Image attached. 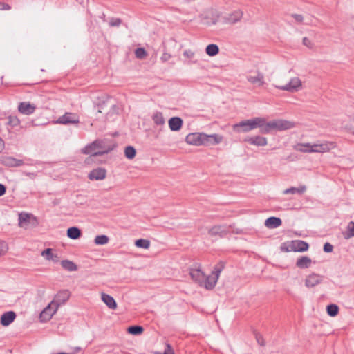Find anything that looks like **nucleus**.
<instances>
[{"label": "nucleus", "instance_id": "nucleus-1", "mask_svg": "<svg viewBox=\"0 0 354 354\" xmlns=\"http://www.w3.org/2000/svg\"><path fill=\"white\" fill-rule=\"evenodd\" d=\"M295 126V122L286 120H273L268 122L264 118L256 117L234 124L232 129L236 133H246L259 128L261 133L268 134L272 131H285Z\"/></svg>", "mask_w": 354, "mask_h": 354}, {"label": "nucleus", "instance_id": "nucleus-2", "mask_svg": "<svg viewBox=\"0 0 354 354\" xmlns=\"http://www.w3.org/2000/svg\"><path fill=\"white\" fill-rule=\"evenodd\" d=\"M111 150V148H106L104 146V142L100 140H96L87 145L82 149L84 154H89L91 157H95L108 153Z\"/></svg>", "mask_w": 354, "mask_h": 354}, {"label": "nucleus", "instance_id": "nucleus-3", "mask_svg": "<svg viewBox=\"0 0 354 354\" xmlns=\"http://www.w3.org/2000/svg\"><path fill=\"white\" fill-rule=\"evenodd\" d=\"M224 263L221 261L214 266L211 275L207 277L205 276V279L203 283V286L207 290H212L215 287L218 279L219 275L222 270L224 269Z\"/></svg>", "mask_w": 354, "mask_h": 354}, {"label": "nucleus", "instance_id": "nucleus-4", "mask_svg": "<svg viewBox=\"0 0 354 354\" xmlns=\"http://www.w3.org/2000/svg\"><path fill=\"white\" fill-rule=\"evenodd\" d=\"M308 244L301 240L292 241L288 246H286V243L282 244L281 246V250L284 252L294 251L302 252L308 250Z\"/></svg>", "mask_w": 354, "mask_h": 354}, {"label": "nucleus", "instance_id": "nucleus-5", "mask_svg": "<svg viewBox=\"0 0 354 354\" xmlns=\"http://www.w3.org/2000/svg\"><path fill=\"white\" fill-rule=\"evenodd\" d=\"M6 118L7 119L6 125L9 133H15L19 131L22 129L21 120L17 115L10 114L6 116Z\"/></svg>", "mask_w": 354, "mask_h": 354}, {"label": "nucleus", "instance_id": "nucleus-6", "mask_svg": "<svg viewBox=\"0 0 354 354\" xmlns=\"http://www.w3.org/2000/svg\"><path fill=\"white\" fill-rule=\"evenodd\" d=\"M230 232V227L226 225H214L208 230V234L211 236H219L223 238Z\"/></svg>", "mask_w": 354, "mask_h": 354}, {"label": "nucleus", "instance_id": "nucleus-7", "mask_svg": "<svg viewBox=\"0 0 354 354\" xmlns=\"http://www.w3.org/2000/svg\"><path fill=\"white\" fill-rule=\"evenodd\" d=\"M301 87V81L298 77L292 78L290 82L283 86H276V88L282 91L296 92Z\"/></svg>", "mask_w": 354, "mask_h": 354}, {"label": "nucleus", "instance_id": "nucleus-8", "mask_svg": "<svg viewBox=\"0 0 354 354\" xmlns=\"http://www.w3.org/2000/svg\"><path fill=\"white\" fill-rule=\"evenodd\" d=\"M223 140V137L219 134L214 133L207 135L203 133V145L211 146L221 143Z\"/></svg>", "mask_w": 354, "mask_h": 354}, {"label": "nucleus", "instance_id": "nucleus-9", "mask_svg": "<svg viewBox=\"0 0 354 354\" xmlns=\"http://www.w3.org/2000/svg\"><path fill=\"white\" fill-rule=\"evenodd\" d=\"M243 12L240 10H236L232 13L223 17V22L225 24L233 25L241 21L243 17Z\"/></svg>", "mask_w": 354, "mask_h": 354}, {"label": "nucleus", "instance_id": "nucleus-10", "mask_svg": "<svg viewBox=\"0 0 354 354\" xmlns=\"http://www.w3.org/2000/svg\"><path fill=\"white\" fill-rule=\"evenodd\" d=\"M57 122L63 124H77L79 123V117L76 113H66L57 119Z\"/></svg>", "mask_w": 354, "mask_h": 354}, {"label": "nucleus", "instance_id": "nucleus-11", "mask_svg": "<svg viewBox=\"0 0 354 354\" xmlns=\"http://www.w3.org/2000/svg\"><path fill=\"white\" fill-rule=\"evenodd\" d=\"M58 307L52 301L41 312L39 317L42 321L50 319L56 313Z\"/></svg>", "mask_w": 354, "mask_h": 354}, {"label": "nucleus", "instance_id": "nucleus-12", "mask_svg": "<svg viewBox=\"0 0 354 354\" xmlns=\"http://www.w3.org/2000/svg\"><path fill=\"white\" fill-rule=\"evenodd\" d=\"M70 295L71 293L68 290L59 291L55 295L52 302L59 308V306L64 304L68 300Z\"/></svg>", "mask_w": 354, "mask_h": 354}, {"label": "nucleus", "instance_id": "nucleus-13", "mask_svg": "<svg viewBox=\"0 0 354 354\" xmlns=\"http://www.w3.org/2000/svg\"><path fill=\"white\" fill-rule=\"evenodd\" d=\"M203 133H189L185 138V141L187 144L195 146L203 145Z\"/></svg>", "mask_w": 354, "mask_h": 354}, {"label": "nucleus", "instance_id": "nucleus-14", "mask_svg": "<svg viewBox=\"0 0 354 354\" xmlns=\"http://www.w3.org/2000/svg\"><path fill=\"white\" fill-rule=\"evenodd\" d=\"M0 162L2 165L10 167H20L24 165L22 160L17 159L11 156H1L0 158Z\"/></svg>", "mask_w": 354, "mask_h": 354}, {"label": "nucleus", "instance_id": "nucleus-15", "mask_svg": "<svg viewBox=\"0 0 354 354\" xmlns=\"http://www.w3.org/2000/svg\"><path fill=\"white\" fill-rule=\"evenodd\" d=\"M323 276L313 273L306 277L305 279V286L308 288H313L321 283L323 281Z\"/></svg>", "mask_w": 354, "mask_h": 354}, {"label": "nucleus", "instance_id": "nucleus-16", "mask_svg": "<svg viewBox=\"0 0 354 354\" xmlns=\"http://www.w3.org/2000/svg\"><path fill=\"white\" fill-rule=\"evenodd\" d=\"M106 170L104 168L98 167L93 169L88 175V177L91 180H101L106 178Z\"/></svg>", "mask_w": 354, "mask_h": 354}, {"label": "nucleus", "instance_id": "nucleus-17", "mask_svg": "<svg viewBox=\"0 0 354 354\" xmlns=\"http://www.w3.org/2000/svg\"><path fill=\"white\" fill-rule=\"evenodd\" d=\"M333 147V143L332 142L314 144L311 145V149L310 151L311 153H324L328 151Z\"/></svg>", "mask_w": 354, "mask_h": 354}, {"label": "nucleus", "instance_id": "nucleus-18", "mask_svg": "<svg viewBox=\"0 0 354 354\" xmlns=\"http://www.w3.org/2000/svg\"><path fill=\"white\" fill-rule=\"evenodd\" d=\"M191 278L198 283L201 286H203V283L205 279V273L200 268H192L190 270Z\"/></svg>", "mask_w": 354, "mask_h": 354}, {"label": "nucleus", "instance_id": "nucleus-19", "mask_svg": "<svg viewBox=\"0 0 354 354\" xmlns=\"http://www.w3.org/2000/svg\"><path fill=\"white\" fill-rule=\"evenodd\" d=\"M36 107L30 102H23L18 105V111L24 115H29L33 113Z\"/></svg>", "mask_w": 354, "mask_h": 354}, {"label": "nucleus", "instance_id": "nucleus-20", "mask_svg": "<svg viewBox=\"0 0 354 354\" xmlns=\"http://www.w3.org/2000/svg\"><path fill=\"white\" fill-rule=\"evenodd\" d=\"M245 141L250 143V145L258 147H264L268 144L267 138L261 136L249 137L246 138Z\"/></svg>", "mask_w": 354, "mask_h": 354}, {"label": "nucleus", "instance_id": "nucleus-21", "mask_svg": "<svg viewBox=\"0 0 354 354\" xmlns=\"http://www.w3.org/2000/svg\"><path fill=\"white\" fill-rule=\"evenodd\" d=\"M169 127L172 131H178L183 127V120L180 117H172L168 121Z\"/></svg>", "mask_w": 354, "mask_h": 354}, {"label": "nucleus", "instance_id": "nucleus-22", "mask_svg": "<svg viewBox=\"0 0 354 354\" xmlns=\"http://www.w3.org/2000/svg\"><path fill=\"white\" fill-rule=\"evenodd\" d=\"M16 318V314L13 311H8L4 313L0 319V323L4 326H7L10 325Z\"/></svg>", "mask_w": 354, "mask_h": 354}, {"label": "nucleus", "instance_id": "nucleus-23", "mask_svg": "<svg viewBox=\"0 0 354 354\" xmlns=\"http://www.w3.org/2000/svg\"><path fill=\"white\" fill-rule=\"evenodd\" d=\"M282 223L280 218L271 216L265 221V225L269 229H274L279 227Z\"/></svg>", "mask_w": 354, "mask_h": 354}, {"label": "nucleus", "instance_id": "nucleus-24", "mask_svg": "<svg viewBox=\"0 0 354 354\" xmlns=\"http://www.w3.org/2000/svg\"><path fill=\"white\" fill-rule=\"evenodd\" d=\"M247 80L249 82L253 84H258L259 86H262L264 84V76L263 75L260 73L257 72V75H249L247 77Z\"/></svg>", "mask_w": 354, "mask_h": 354}, {"label": "nucleus", "instance_id": "nucleus-25", "mask_svg": "<svg viewBox=\"0 0 354 354\" xmlns=\"http://www.w3.org/2000/svg\"><path fill=\"white\" fill-rule=\"evenodd\" d=\"M101 298L110 309L114 310L117 308L116 301L112 296L106 293H102Z\"/></svg>", "mask_w": 354, "mask_h": 354}, {"label": "nucleus", "instance_id": "nucleus-26", "mask_svg": "<svg viewBox=\"0 0 354 354\" xmlns=\"http://www.w3.org/2000/svg\"><path fill=\"white\" fill-rule=\"evenodd\" d=\"M311 263V259L308 257L304 256L297 259L296 266L301 269L308 268L310 266Z\"/></svg>", "mask_w": 354, "mask_h": 354}, {"label": "nucleus", "instance_id": "nucleus-27", "mask_svg": "<svg viewBox=\"0 0 354 354\" xmlns=\"http://www.w3.org/2000/svg\"><path fill=\"white\" fill-rule=\"evenodd\" d=\"M41 255L47 260H50L55 263H57L59 260V257L57 254H54L52 252L51 248H47L41 252Z\"/></svg>", "mask_w": 354, "mask_h": 354}, {"label": "nucleus", "instance_id": "nucleus-28", "mask_svg": "<svg viewBox=\"0 0 354 354\" xmlns=\"http://www.w3.org/2000/svg\"><path fill=\"white\" fill-rule=\"evenodd\" d=\"M81 235L82 232L78 227H71L67 230V236L71 239H77L81 236Z\"/></svg>", "mask_w": 354, "mask_h": 354}, {"label": "nucleus", "instance_id": "nucleus-29", "mask_svg": "<svg viewBox=\"0 0 354 354\" xmlns=\"http://www.w3.org/2000/svg\"><path fill=\"white\" fill-rule=\"evenodd\" d=\"M152 120L157 126H163L165 123V120L163 117L162 112L156 111L152 115Z\"/></svg>", "mask_w": 354, "mask_h": 354}, {"label": "nucleus", "instance_id": "nucleus-30", "mask_svg": "<svg viewBox=\"0 0 354 354\" xmlns=\"http://www.w3.org/2000/svg\"><path fill=\"white\" fill-rule=\"evenodd\" d=\"M306 190V187L305 185H301L299 187H291L290 188H288L286 189H285L283 193L284 194H304Z\"/></svg>", "mask_w": 354, "mask_h": 354}, {"label": "nucleus", "instance_id": "nucleus-31", "mask_svg": "<svg viewBox=\"0 0 354 354\" xmlns=\"http://www.w3.org/2000/svg\"><path fill=\"white\" fill-rule=\"evenodd\" d=\"M61 266L64 270L69 272L76 271L77 270V266L75 263L69 260L62 261Z\"/></svg>", "mask_w": 354, "mask_h": 354}, {"label": "nucleus", "instance_id": "nucleus-32", "mask_svg": "<svg viewBox=\"0 0 354 354\" xmlns=\"http://www.w3.org/2000/svg\"><path fill=\"white\" fill-rule=\"evenodd\" d=\"M205 52L209 56L213 57L218 53L219 48L216 44H211L207 46Z\"/></svg>", "mask_w": 354, "mask_h": 354}, {"label": "nucleus", "instance_id": "nucleus-33", "mask_svg": "<svg viewBox=\"0 0 354 354\" xmlns=\"http://www.w3.org/2000/svg\"><path fill=\"white\" fill-rule=\"evenodd\" d=\"M30 215L24 212L19 214V226L21 227H25L26 224L29 222Z\"/></svg>", "mask_w": 354, "mask_h": 354}, {"label": "nucleus", "instance_id": "nucleus-34", "mask_svg": "<svg viewBox=\"0 0 354 354\" xmlns=\"http://www.w3.org/2000/svg\"><path fill=\"white\" fill-rule=\"evenodd\" d=\"M311 149V144L310 143H299L295 147V149L303 152V153H311L310 152Z\"/></svg>", "mask_w": 354, "mask_h": 354}, {"label": "nucleus", "instance_id": "nucleus-35", "mask_svg": "<svg viewBox=\"0 0 354 354\" xmlns=\"http://www.w3.org/2000/svg\"><path fill=\"white\" fill-rule=\"evenodd\" d=\"M327 314L330 317H335L339 313V307L337 305L331 304L326 306Z\"/></svg>", "mask_w": 354, "mask_h": 354}, {"label": "nucleus", "instance_id": "nucleus-36", "mask_svg": "<svg viewBox=\"0 0 354 354\" xmlns=\"http://www.w3.org/2000/svg\"><path fill=\"white\" fill-rule=\"evenodd\" d=\"M136 154V149L132 146H127L124 149V155L127 159H133Z\"/></svg>", "mask_w": 354, "mask_h": 354}, {"label": "nucleus", "instance_id": "nucleus-37", "mask_svg": "<svg viewBox=\"0 0 354 354\" xmlns=\"http://www.w3.org/2000/svg\"><path fill=\"white\" fill-rule=\"evenodd\" d=\"M109 238L106 235H97L95 236L94 243L96 245H102L108 243Z\"/></svg>", "mask_w": 354, "mask_h": 354}, {"label": "nucleus", "instance_id": "nucleus-38", "mask_svg": "<svg viewBox=\"0 0 354 354\" xmlns=\"http://www.w3.org/2000/svg\"><path fill=\"white\" fill-rule=\"evenodd\" d=\"M135 245L138 248L147 249L150 246V241L147 239H140L136 241Z\"/></svg>", "mask_w": 354, "mask_h": 354}, {"label": "nucleus", "instance_id": "nucleus-39", "mask_svg": "<svg viewBox=\"0 0 354 354\" xmlns=\"http://www.w3.org/2000/svg\"><path fill=\"white\" fill-rule=\"evenodd\" d=\"M354 236V222L351 221L348 223L347 227V232L344 234L346 239H349Z\"/></svg>", "mask_w": 354, "mask_h": 354}, {"label": "nucleus", "instance_id": "nucleus-40", "mask_svg": "<svg viewBox=\"0 0 354 354\" xmlns=\"http://www.w3.org/2000/svg\"><path fill=\"white\" fill-rule=\"evenodd\" d=\"M135 55H136V57L137 58H138V59H143V58H145L147 55V51L145 50V48H138L135 50Z\"/></svg>", "mask_w": 354, "mask_h": 354}, {"label": "nucleus", "instance_id": "nucleus-41", "mask_svg": "<svg viewBox=\"0 0 354 354\" xmlns=\"http://www.w3.org/2000/svg\"><path fill=\"white\" fill-rule=\"evenodd\" d=\"M144 328L139 325H133L126 328V332H143Z\"/></svg>", "mask_w": 354, "mask_h": 354}, {"label": "nucleus", "instance_id": "nucleus-42", "mask_svg": "<svg viewBox=\"0 0 354 354\" xmlns=\"http://www.w3.org/2000/svg\"><path fill=\"white\" fill-rule=\"evenodd\" d=\"M122 24V20L120 18H111L109 21L110 26H119Z\"/></svg>", "mask_w": 354, "mask_h": 354}, {"label": "nucleus", "instance_id": "nucleus-43", "mask_svg": "<svg viewBox=\"0 0 354 354\" xmlns=\"http://www.w3.org/2000/svg\"><path fill=\"white\" fill-rule=\"evenodd\" d=\"M255 338L260 346H265L266 342L262 333H256Z\"/></svg>", "mask_w": 354, "mask_h": 354}, {"label": "nucleus", "instance_id": "nucleus-44", "mask_svg": "<svg viewBox=\"0 0 354 354\" xmlns=\"http://www.w3.org/2000/svg\"><path fill=\"white\" fill-rule=\"evenodd\" d=\"M323 250L325 252H332L333 250V246L330 243H326L324 245Z\"/></svg>", "mask_w": 354, "mask_h": 354}, {"label": "nucleus", "instance_id": "nucleus-45", "mask_svg": "<svg viewBox=\"0 0 354 354\" xmlns=\"http://www.w3.org/2000/svg\"><path fill=\"white\" fill-rule=\"evenodd\" d=\"M303 44L309 48H313L314 46L313 43L307 37L303 38Z\"/></svg>", "mask_w": 354, "mask_h": 354}, {"label": "nucleus", "instance_id": "nucleus-46", "mask_svg": "<svg viewBox=\"0 0 354 354\" xmlns=\"http://www.w3.org/2000/svg\"><path fill=\"white\" fill-rule=\"evenodd\" d=\"M194 53L191 50H185L183 52V55L188 59L193 58L194 57Z\"/></svg>", "mask_w": 354, "mask_h": 354}, {"label": "nucleus", "instance_id": "nucleus-47", "mask_svg": "<svg viewBox=\"0 0 354 354\" xmlns=\"http://www.w3.org/2000/svg\"><path fill=\"white\" fill-rule=\"evenodd\" d=\"M11 7L9 4L0 1V10H9Z\"/></svg>", "mask_w": 354, "mask_h": 354}, {"label": "nucleus", "instance_id": "nucleus-48", "mask_svg": "<svg viewBox=\"0 0 354 354\" xmlns=\"http://www.w3.org/2000/svg\"><path fill=\"white\" fill-rule=\"evenodd\" d=\"M292 17L298 23H301L303 21V20H304L303 16L301 15H299V14H292Z\"/></svg>", "mask_w": 354, "mask_h": 354}, {"label": "nucleus", "instance_id": "nucleus-49", "mask_svg": "<svg viewBox=\"0 0 354 354\" xmlns=\"http://www.w3.org/2000/svg\"><path fill=\"white\" fill-rule=\"evenodd\" d=\"M163 354H175V353H174V351L173 348H171V346L169 344H167L166 348L164 351Z\"/></svg>", "mask_w": 354, "mask_h": 354}, {"label": "nucleus", "instance_id": "nucleus-50", "mask_svg": "<svg viewBox=\"0 0 354 354\" xmlns=\"http://www.w3.org/2000/svg\"><path fill=\"white\" fill-rule=\"evenodd\" d=\"M171 55L167 53H164L162 54V55L160 57V59L163 62H165L167 61H168L170 58H171Z\"/></svg>", "mask_w": 354, "mask_h": 354}, {"label": "nucleus", "instance_id": "nucleus-51", "mask_svg": "<svg viewBox=\"0 0 354 354\" xmlns=\"http://www.w3.org/2000/svg\"><path fill=\"white\" fill-rule=\"evenodd\" d=\"M7 250V246L5 242L0 243V256L3 254Z\"/></svg>", "mask_w": 354, "mask_h": 354}, {"label": "nucleus", "instance_id": "nucleus-52", "mask_svg": "<svg viewBox=\"0 0 354 354\" xmlns=\"http://www.w3.org/2000/svg\"><path fill=\"white\" fill-rule=\"evenodd\" d=\"M6 187L4 185L0 183V196H3L6 194Z\"/></svg>", "mask_w": 354, "mask_h": 354}, {"label": "nucleus", "instance_id": "nucleus-53", "mask_svg": "<svg viewBox=\"0 0 354 354\" xmlns=\"http://www.w3.org/2000/svg\"><path fill=\"white\" fill-rule=\"evenodd\" d=\"M4 148V142L3 140L0 138V152Z\"/></svg>", "mask_w": 354, "mask_h": 354}, {"label": "nucleus", "instance_id": "nucleus-54", "mask_svg": "<svg viewBox=\"0 0 354 354\" xmlns=\"http://www.w3.org/2000/svg\"><path fill=\"white\" fill-rule=\"evenodd\" d=\"M344 128L346 129L348 131H351V127L344 126Z\"/></svg>", "mask_w": 354, "mask_h": 354}, {"label": "nucleus", "instance_id": "nucleus-55", "mask_svg": "<svg viewBox=\"0 0 354 354\" xmlns=\"http://www.w3.org/2000/svg\"><path fill=\"white\" fill-rule=\"evenodd\" d=\"M190 62H191V63H194V64H195V63H196V62H197V61H196V60H195V61H191Z\"/></svg>", "mask_w": 354, "mask_h": 354}, {"label": "nucleus", "instance_id": "nucleus-56", "mask_svg": "<svg viewBox=\"0 0 354 354\" xmlns=\"http://www.w3.org/2000/svg\"><path fill=\"white\" fill-rule=\"evenodd\" d=\"M352 133L354 134V131H352Z\"/></svg>", "mask_w": 354, "mask_h": 354}]
</instances>
